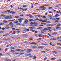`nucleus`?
Segmentation results:
<instances>
[{
  "instance_id": "f257e3e1",
  "label": "nucleus",
  "mask_w": 61,
  "mask_h": 61,
  "mask_svg": "<svg viewBox=\"0 0 61 61\" xmlns=\"http://www.w3.org/2000/svg\"><path fill=\"white\" fill-rule=\"evenodd\" d=\"M39 8H41V9H42L41 10H45V9H46V7H44V6H40Z\"/></svg>"
},
{
  "instance_id": "f03ea898",
  "label": "nucleus",
  "mask_w": 61,
  "mask_h": 61,
  "mask_svg": "<svg viewBox=\"0 0 61 61\" xmlns=\"http://www.w3.org/2000/svg\"><path fill=\"white\" fill-rule=\"evenodd\" d=\"M24 23L26 25H28V20L27 19L25 20L24 21Z\"/></svg>"
},
{
  "instance_id": "7ed1b4c3",
  "label": "nucleus",
  "mask_w": 61,
  "mask_h": 61,
  "mask_svg": "<svg viewBox=\"0 0 61 61\" xmlns=\"http://www.w3.org/2000/svg\"><path fill=\"white\" fill-rule=\"evenodd\" d=\"M30 44H32V45H36L37 44V43L36 42V43H35L34 42H33L31 43H30Z\"/></svg>"
},
{
  "instance_id": "20e7f679",
  "label": "nucleus",
  "mask_w": 61,
  "mask_h": 61,
  "mask_svg": "<svg viewBox=\"0 0 61 61\" xmlns=\"http://www.w3.org/2000/svg\"><path fill=\"white\" fill-rule=\"evenodd\" d=\"M39 24L38 23H37V22H33V25H38Z\"/></svg>"
},
{
  "instance_id": "39448f33",
  "label": "nucleus",
  "mask_w": 61,
  "mask_h": 61,
  "mask_svg": "<svg viewBox=\"0 0 61 61\" xmlns=\"http://www.w3.org/2000/svg\"><path fill=\"white\" fill-rule=\"evenodd\" d=\"M45 32H46V31L44 29H43L41 30V33H44Z\"/></svg>"
},
{
  "instance_id": "423d86ee",
  "label": "nucleus",
  "mask_w": 61,
  "mask_h": 61,
  "mask_svg": "<svg viewBox=\"0 0 61 61\" xmlns=\"http://www.w3.org/2000/svg\"><path fill=\"white\" fill-rule=\"evenodd\" d=\"M38 48H41V49H43V48H44V47L42 46H39L38 47Z\"/></svg>"
},
{
  "instance_id": "0eeeda50",
  "label": "nucleus",
  "mask_w": 61,
  "mask_h": 61,
  "mask_svg": "<svg viewBox=\"0 0 61 61\" xmlns=\"http://www.w3.org/2000/svg\"><path fill=\"white\" fill-rule=\"evenodd\" d=\"M14 25V24L12 23V22H11L8 24V25Z\"/></svg>"
},
{
  "instance_id": "6e6552de",
  "label": "nucleus",
  "mask_w": 61,
  "mask_h": 61,
  "mask_svg": "<svg viewBox=\"0 0 61 61\" xmlns=\"http://www.w3.org/2000/svg\"><path fill=\"white\" fill-rule=\"evenodd\" d=\"M45 20H40V22H45Z\"/></svg>"
},
{
  "instance_id": "1a4fd4ad",
  "label": "nucleus",
  "mask_w": 61,
  "mask_h": 61,
  "mask_svg": "<svg viewBox=\"0 0 61 61\" xmlns=\"http://www.w3.org/2000/svg\"><path fill=\"white\" fill-rule=\"evenodd\" d=\"M29 28H30V30H33V29H34L32 27H29Z\"/></svg>"
},
{
  "instance_id": "9d476101",
  "label": "nucleus",
  "mask_w": 61,
  "mask_h": 61,
  "mask_svg": "<svg viewBox=\"0 0 61 61\" xmlns=\"http://www.w3.org/2000/svg\"><path fill=\"white\" fill-rule=\"evenodd\" d=\"M18 9L21 10H24V9H23L21 7H20V8L18 7Z\"/></svg>"
},
{
  "instance_id": "9b49d317",
  "label": "nucleus",
  "mask_w": 61,
  "mask_h": 61,
  "mask_svg": "<svg viewBox=\"0 0 61 61\" xmlns=\"http://www.w3.org/2000/svg\"><path fill=\"white\" fill-rule=\"evenodd\" d=\"M52 52L53 53H54V54H57V52H56L54 51H52Z\"/></svg>"
},
{
  "instance_id": "f8f14e48",
  "label": "nucleus",
  "mask_w": 61,
  "mask_h": 61,
  "mask_svg": "<svg viewBox=\"0 0 61 61\" xmlns=\"http://www.w3.org/2000/svg\"><path fill=\"white\" fill-rule=\"evenodd\" d=\"M47 29L48 30H49L52 29V28L51 27H48L47 28Z\"/></svg>"
},
{
  "instance_id": "ddd939ff",
  "label": "nucleus",
  "mask_w": 61,
  "mask_h": 61,
  "mask_svg": "<svg viewBox=\"0 0 61 61\" xmlns=\"http://www.w3.org/2000/svg\"><path fill=\"white\" fill-rule=\"evenodd\" d=\"M18 21L20 23H22V21L20 19H18Z\"/></svg>"
},
{
  "instance_id": "4468645a",
  "label": "nucleus",
  "mask_w": 61,
  "mask_h": 61,
  "mask_svg": "<svg viewBox=\"0 0 61 61\" xmlns=\"http://www.w3.org/2000/svg\"><path fill=\"white\" fill-rule=\"evenodd\" d=\"M21 49H17L15 50V51H21Z\"/></svg>"
},
{
  "instance_id": "2eb2a0df",
  "label": "nucleus",
  "mask_w": 61,
  "mask_h": 61,
  "mask_svg": "<svg viewBox=\"0 0 61 61\" xmlns=\"http://www.w3.org/2000/svg\"><path fill=\"white\" fill-rule=\"evenodd\" d=\"M7 12V11H3L2 12V13L3 14H5V13H6Z\"/></svg>"
},
{
  "instance_id": "dca6fc26",
  "label": "nucleus",
  "mask_w": 61,
  "mask_h": 61,
  "mask_svg": "<svg viewBox=\"0 0 61 61\" xmlns=\"http://www.w3.org/2000/svg\"><path fill=\"white\" fill-rule=\"evenodd\" d=\"M1 16H3V17H5V15L1 14Z\"/></svg>"
},
{
  "instance_id": "f3484780",
  "label": "nucleus",
  "mask_w": 61,
  "mask_h": 61,
  "mask_svg": "<svg viewBox=\"0 0 61 61\" xmlns=\"http://www.w3.org/2000/svg\"><path fill=\"white\" fill-rule=\"evenodd\" d=\"M48 17H52V15H48Z\"/></svg>"
},
{
  "instance_id": "a211bd4d",
  "label": "nucleus",
  "mask_w": 61,
  "mask_h": 61,
  "mask_svg": "<svg viewBox=\"0 0 61 61\" xmlns=\"http://www.w3.org/2000/svg\"><path fill=\"white\" fill-rule=\"evenodd\" d=\"M10 39L9 38H7L6 39H5V41H7V40H10Z\"/></svg>"
},
{
  "instance_id": "6ab92c4d",
  "label": "nucleus",
  "mask_w": 61,
  "mask_h": 61,
  "mask_svg": "<svg viewBox=\"0 0 61 61\" xmlns=\"http://www.w3.org/2000/svg\"><path fill=\"white\" fill-rule=\"evenodd\" d=\"M61 38V36L60 37H58V38H57V39L58 40V39H60Z\"/></svg>"
},
{
  "instance_id": "aec40b11",
  "label": "nucleus",
  "mask_w": 61,
  "mask_h": 61,
  "mask_svg": "<svg viewBox=\"0 0 61 61\" xmlns=\"http://www.w3.org/2000/svg\"><path fill=\"white\" fill-rule=\"evenodd\" d=\"M29 17L30 18H33V16L31 15H30Z\"/></svg>"
},
{
  "instance_id": "412c9836",
  "label": "nucleus",
  "mask_w": 61,
  "mask_h": 61,
  "mask_svg": "<svg viewBox=\"0 0 61 61\" xmlns=\"http://www.w3.org/2000/svg\"><path fill=\"white\" fill-rule=\"evenodd\" d=\"M27 51H32V50L30 49H27Z\"/></svg>"
},
{
  "instance_id": "4be33fe9",
  "label": "nucleus",
  "mask_w": 61,
  "mask_h": 61,
  "mask_svg": "<svg viewBox=\"0 0 61 61\" xmlns=\"http://www.w3.org/2000/svg\"><path fill=\"white\" fill-rule=\"evenodd\" d=\"M10 52L12 53H15V51L14 50H11L10 51Z\"/></svg>"
},
{
  "instance_id": "5701e85b",
  "label": "nucleus",
  "mask_w": 61,
  "mask_h": 61,
  "mask_svg": "<svg viewBox=\"0 0 61 61\" xmlns=\"http://www.w3.org/2000/svg\"><path fill=\"white\" fill-rule=\"evenodd\" d=\"M19 16H16L15 17V18H19Z\"/></svg>"
},
{
  "instance_id": "b1692460",
  "label": "nucleus",
  "mask_w": 61,
  "mask_h": 61,
  "mask_svg": "<svg viewBox=\"0 0 61 61\" xmlns=\"http://www.w3.org/2000/svg\"><path fill=\"white\" fill-rule=\"evenodd\" d=\"M19 54V53H14V55H18Z\"/></svg>"
},
{
  "instance_id": "393cba45",
  "label": "nucleus",
  "mask_w": 61,
  "mask_h": 61,
  "mask_svg": "<svg viewBox=\"0 0 61 61\" xmlns=\"http://www.w3.org/2000/svg\"><path fill=\"white\" fill-rule=\"evenodd\" d=\"M35 20H38V21H40V19H38V18H37V19H35Z\"/></svg>"
},
{
  "instance_id": "a878e982",
  "label": "nucleus",
  "mask_w": 61,
  "mask_h": 61,
  "mask_svg": "<svg viewBox=\"0 0 61 61\" xmlns=\"http://www.w3.org/2000/svg\"><path fill=\"white\" fill-rule=\"evenodd\" d=\"M44 30H45V31L46 32V31L48 30L47 28H45L44 29Z\"/></svg>"
},
{
  "instance_id": "bb28decb",
  "label": "nucleus",
  "mask_w": 61,
  "mask_h": 61,
  "mask_svg": "<svg viewBox=\"0 0 61 61\" xmlns=\"http://www.w3.org/2000/svg\"><path fill=\"white\" fill-rule=\"evenodd\" d=\"M6 29H9L10 28V27H5Z\"/></svg>"
},
{
  "instance_id": "cd10ccee",
  "label": "nucleus",
  "mask_w": 61,
  "mask_h": 61,
  "mask_svg": "<svg viewBox=\"0 0 61 61\" xmlns=\"http://www.w3.org/2000/svg\"><path fill=\"white\" fill-rule=\"evenodd\" d=\"M61 43H58L57 44V45H58V46H60V45H61Z\"/></svg>"
},
{
  "instance_id": "c85d7f7f",
  "label": "nucleus",
  "mask_w": 61,
  "mask_h": 61,
  "mask_svg": "<svg viewBox=\"0 0 61 61\" xmlns=\"http://www.w3.org/2000/svg\"><path fill=\"white\" fill-rule=\"evenodd\" d=\"M12 17H11L8 16V19H11Z\"/></svg>"
},
{
  "instance_id": "c756f323",
  "label": "nucleus",
  "mask_w": 61,
  "mask_h": 61,
  "mask_svg": "<svg viewBox=\"0 0 61 61\" xmlns=\"http://www.w3.org/2000/svg\"><path fill=\"white\" fill-rule=\"evenodd\" d=\"M57 48L58 49H59V48H60V49H61V47H57Z\"/></svg>"
},
{
  "instance_id": "7c9ffc66",
  "label": "nucleus",
  "mask_w": 61,
  "mask_h": 61,
  "mask_svg": "<svg viewBox=\"0 0 61 61\" xmlns=\"http://www.w3.org/2000/svg\"><path fill=\"white\" fill-rule=\"evenodd\" d=\"M20 24L19 23H17L16 24V25H20Z\"/></svg>"
},
{
  "instance_id": "2f4dec72",
  "label": "nucleus",
  "mask_w": 61,
  "mask_h": 61,
  "mask_svg": "<svg viewBox=\"0 0 61 61\" xmlns=\"http://www.w3.org/2000/svg\"><path fill=\"white\" fill-rule=\"evenodd\" d=\"M37 16L39 17H40V16H41L40 15H37Z\"/></svg>"
},
{
  "instance_id": "473e14b6",
  "label": "nucleus",
  "mask_w": 61,
  "mask_h": 61,
  "mask_svg": "<svg viewBox=\"0 0 61 61\" xmlns=\"http://www.w3.org/2000/svg\"><path fill=\"white\" fill-rule=\"evenodd\" d=\"M4 23H0V25H4Z\"/></svg>"
},
{
  "instance_id": "72a5a7b5",
  "label": "nucleus",
  "mask_w": 61,
  "mask_h": 61,
  "mask_svg": "<svg viewBox=\"0 0 61 61\" xmlns=\"http://www.w3.org/2000/svg\"><path fill=\"white\" fill-rule=\"evenodd\" d=\"M4 18H5V19H8V16L5 17Z\"/></svg>"
},
{
  "instance_id": "f704fd0d",
  "label": "nucleus",
  "mask_w": 61,
  "mask_h": 61,
  "mask_svg": "<svg viewBox=\"0 0 61 61\" xmlns=\"http://www.w3.org/2000/svg\"><path fill=\"white\" fill-rule=\"evenodd\" d=\"M33 20L32 19H30L29 20V21H33Z\"/></svg>"
},
{
  "instance_id": "c9c22d12",
  "label": "nucleus",
  "mask_w": 61,
  "mask_h": 61,
  "mask_svg": "<svg viewBox=\"0 0 61 61\" xmlns=\"http://www.w3.org/2000/svg\"><path fill=\"white\" fill-rule=\"evenodd\" d=\"M46 50L47 51H49V50H50V49H46Z\"/></svg>"
},
{
  "instance_id": "e433bc0d",
  "label": "nucleus",
  "mask_w": 61,
  "mask_h": 61,
  "mask_svg": "<svg viewBox=\"0 0 61 61\" xmlns=\"http://www.w3.org/2000/svg\"><path fill=\"white\" fill-rule=\"evenodd\" d=\"M4 33V31H1L0 32V33H1V34H2V33Z\"/></svg>"
},
{
  "instance_id": "4c0bfd02",
  "label": "nucleus",
  "mask_w": 61,
  "mask_h": 61,
  "mask_svg": "<svg viewBox=\"0 0 61 61\" xmlns=\"http://www.w3.org/2000/svg\"><path fill=\"white\" fill-rule=\"evenodd\" d=\"M36 57L34 56L33 58V59H36Z\"/></svg>"
},
{
  "instance_id": "58836bf2",
  "label": "nucleus",
  "mask_w": 61,
  "mask_h": 61,
  "mask_svg": "<svg viewBox=\"0 0 61 61\" xmlns=\"http://www.w3.org/2000/svg\"><path fill=\"white\" fill-rule=\"evenodd\" d=\"M41 39H42L41 38H39L37 40H41Z\"/></svg>"
},
{
  "instance_id": "ea45409f",
  "label": "nucleus",
  "mask_w": 61,
  "mask_h": 61,
  "mask_svg": "<svg viewBox=\"0 0 61 61\" xmlns=\"http://www.w3.org/2000/svg\"><path fill=\"white\" fill-rule=\"evenodd\" d=\"M37 46H34V48H37Z\"/></svg>"
},
{
  "instance_id": "a19ab883",
  "label": "nucleus",
  "mask_w": 61,
  "mask_h": 61,
  "mask_svg": "<svg viewBox=\"0 0 61 61\" xmlns=\"http://www.w3.org/2000/svg\"><path fill=\"white\" fill-rule=\"evenodd\" d=\"M39 37H40V38H41V37H42V36H41V35H39Z\"/></svg>"
},
{
  "instance_id": "79ce46f5",
  "label": "nucleus",
  "mask_w": 61,
  "mask_h": 61,
  "mask_svg": "<svg viewBox=\"0 0 61 61\" xmlns=\"http://www.w3.org/2000/svg\"><path fill=\"white\" fill-rule=\"evenodd\" d=\"M57 25L58 26H60V25H61V24H58Z\"/></svg>"
},
{
  "instance_id": "37998d69",
  "label": "nucleus",
  "mask_w": 61,
  "mask_h": 61,
  "mask_svg": "<svg viewBox=\"0 0 61 61\" xmlns=\"http://www.w3.org/2000/svg\"><path fill=\"white\" fill-rule=\"evenodd\" d=\"M53 8L52 7H49L48 8V9H52Z\"/></svg>"
},
{
  "instance_id": "c03bdc74",
  "label": "nucleus",
  "mask_w": 61,
  "mask_h": 61,
  "mask_svg": "<svg viewBox=\"0 0 61 61\" xmlns=\"http://www.w3.org/2000/svg\"><path fill=\"white\" fill-rule=\"evenodd\" d=\"M59 28H60V27H56V29H59Z\"/></svg>"
},
{
  "instance_id": "a18cd8bd",
  "label": "nucleus",
  "mask_w": 61,
  "mask_h": 61,
  "mask_svg": "<svg viewBox=\"0 0 61 61\" xmlns=\"http://www.w3.org/2000/svg\"><path fill=\"white\" fill-rule=\"evenodd\" d=\"M51 23V22H50V21H47V22H46V23H47L48 24H49L50 23Z\"/></svg>"
},
{
  "instance_id": "49530a36",
  "label": "nucleus",
  "mask_w": 61,
  "mask_h": 61,
  "mask_svg": "<svg viewBox=\"0 0 61 61\" xmlns=\"http://www.w3.org/2000/svg\"><path fill=\"white\" fill-rule=\"evenodd\" d=\"M32 15H36V13H32Z\"/></svg>"
},
{
  "instance_id": "de8ad7c7",
  "label": "nucleus",
  "mask_w": 61,
  "mask_h": 61,
  "mask_svg": "<svg viewBox=\"0 0 61 61\" xmlns=\"http://www.w3.org/2000/svg\"><path fill=\"white\" fill-rule=\"evenodd\" d=\"M44 25H39L40 26H44Z\"/></svg>"
},
{
  "instance_id": "09e8293b",
  "label": "nucleus",
  "mask_w": 61,
  "mask_h": 61,
  "mask_svg": "<svg viewBox=\"0 0 61 61\" xmlns=\"http://www.w3.org/2000/svg\"><path fill=\"white\" fill-rule=\"evenodd\" d=\"M56 40V38H53V40Z\"/></svg>"
},
{
  "instance_id": "8fccbe9b",
  "label": "nucleus",
  "mask_w": 61,
  "mask_h": 61,
  "mask_svg": "<svg viewBox=\"0 0 61 61\" xmlns=\"http://www.w3.org/2000/svg\"><path fill=\"white\" fill-rule=\"evenodd\" d=\"M30 57H31V58H33V56H29Z\"/></svg>"
},
{
  "instance_id": "3c124183",
  "label": "nucleus",
  "mask_w": 61,
  "mask_h": 61,
  "mask_svg": "<svg viewBox=\"0 0 61 61\" xmlns=\"http://www.w3.org/2000/svg\"><path fill=\"white\" fill-rule=\"evenodd\" d=\"M3 22L5 23H7V21H4Z\"/></svg>"
},
{
  "instance_id": "603ef678",
  "label": "nucleus",
  "mask_w": 61,
  "mask_h": 61,
  "mask_svg": "<svg viewBox=\"0 0 61 61\" xmlns=\"http://www.w3.org/2000/svg\"><path fill=\"white\" fill-rule=\"evenodd\" d=\"M28 39L29 40H33V39L30 38Z\"/></svg>"
},
{
  "instance_id": "864d4df0",
  "label": "nucleus",
  "mask_w": 61,
  "mask_h": 61,
  "mask_svg": "<svg viewBox=\"0 0 61 61\" xmlns=\"http://www.w3.org/2000/svg\"><path fill=\"white\" fill-rule=\"evenodd\" d=\"M18 23V21H17L16 22H15L14 23V24H16V23Z\"/></svg>"
},
{
  "instance_id": "5fc2aeb1",
  "label": "nucleus",
  "mask_w": 61,
  "mask_h": 61,
  "mask_svg": "<svg viewBox=\"0 0 61 61\" xmlns=\"http://www.w3.org/2000/svg\"><path fill=\"white\" fill-rule=\"evenodd\" d=\"M24 43H26V44H28V42L27 41H25L24 42Z\"/></svg>"
},
{
  "instance_id": "6e6d98bb",
  "label": "nucleus",
  "mask_w": 61,
  "mask_h": 61,
  "mask_svg": "<svg viewBox=\"0 0 61 61\" xmlns=\"http://www.w3.org/2000/svg\"><path fill=\"white\" fill-rule=\"evenodd\" d=\"M54 35H55L57 34V33L54 32Z\"/></svg>"
},
{
  "instance_id": "4d7b16f0",
  "label": "nucleus",
  "mask_w": 61,
  "mask_h": 61,
  "mask_svg": "<svg viewBox=\"0 0 61 61\" xmlns=\"http://www.w3.org/2000/svg\"><path fill=\"white\" fill-rule=\"evenodd\" d=\"M49 36H50V37H52V36L51 35H50V34H49L48 35Z\"/></svg>"
},
{
  "instance_id": "13d9d810",
  "label": "nucleus",
  "mask_w": 61,
  "mask_h": 61,
  "mask_svg": "<svg viewBox=\"0 0 61 61\" xmlns=\"http://www.w3.org/2000/svg\"><path fill=\"white\" fill-rule=\"evenodd\" d=\"M25 37H26L27 36V35L26 34H24Z\"/></svg>"
},
{
  "instance_id": "bf43d9fd",
  "label": "nucleus",
  "mask_w": 61,
  "mask_h": 61,
  "mask_svg": "<svg viewBox=\"0 0 61 61\" xmlns=\"http://www.w3.org/2000/svg\"><path fill=\"white\" fill-rule=\"evenodd\" d=\"M46 26H50V24H47L46 25Z\"/></svg>"
},
{
  "instance_id": "052dcab7",
  "label": "nucleus",
  "mask_w": 61,
  "mask_h": 61,
  "mask_svg": "<svg viewBox=\"0 0 61 61\" xmlns=\"http://www.w3.org/2000/svg\"><path fill=\"white\" fill-rule=\"evenodd\" d=\"M41 53H46V51H41Z\"/></svg>"
},
{
  "instance_id": "680f3d73",
  "label": "nucleus",
  "mask_w": 61,
  "mask_h": 61,
  "mask_svg": "<svg viewBox=\"0 0 61 61\" xmlns=\"http://www.w3.org/2000/svg\"><path fill=\"white\" fill-rule=\"evenodd\" d=\"M47 59V57H45L44 58V60H46Z\"/></svg>"
},
{
  "instance_id": "e2e57ef3",
  "label": "nucleus",
  "mask_w": 61,
  "mask_h": 61,
  "mask_svg": "<svg viewBox=\"0 0 61 61\" xmlns=\"http://www.w3.org/2000/svg\"><path fill=\"white\" fill-rule=\"evenodd\" d=\"M0 56H3V54L1 53H0Z\"/></svg>"
},
{
  "instance_id": "0e129e2a",
  "label": "nucleus",
  "mask_w": 61,
  "mask_h": 61,
  "mask_svg": "<svg viewBox=\"0 0 61 61\" xmlns=\"http://www.w3.org/2000/svg\"><path fill=\"white\" fill-rule=\"evenodd\" d=\"M47 13H46V14H45V15H47Z\"/></svg>"
},
{
  "instance_id": "69168bd1",
  "label": "nucleus",
  "mask_w": 61,
  "mask_h": 61,
  "mask_svg": "<svg viewBox=\"0 0 61 61\" xmlns=\"http://www.w3.org/2000/svg\"><path fill=\"white\" fill-rule=\"evenodd\" d=\"M30 24H31V25H33V24H34V23L31 22V23H30Z\"/></svg>"
},
{
  "instance_id": "338daca9",
  "label": "nucleus",
  "mask_w": 61,
  "mask_h": 61,
  "mask_svg": "<svg viewBox=\"0 0 61 61\" xmlns=\"http://www.w3.org/2000/svg\"><path fill=\"white\" fill-rule=\"evenodd\" d=\"M7 61H11V60L9 59H7Z\"/></svg>"
},
{
  "instance_id": "774afa93",
  "label": "nucleus",
  "mask_w": 61,
  "mask_h": 61,
  "mask_svg": "<svg viewBox=\"0 0 61 61\" xmlns=\"http://www.w3.org/2000/svg\"><path fill=\"white\" fill-rule=\"evenodd\" d=\"M12 61H16V60L15 59H14Z\"/></svg>"
}]
</instances>
